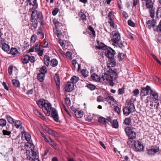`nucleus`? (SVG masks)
I'll return each mask as SVG.
<instances>
[{
    "instance_id": "41",
    "label": "nucleus",
    "mask_w": 161,
    "mask_h": 161,
    "mask_svg": "<svg viewBox=\"0 0 161 161\" xmlns=\"http://www.w3.org/2000/svg\"><path fill=\"white\" fill-rule=\"evenodd\" d=\"M58 61L56 59L53 58L51 60V66L52 67H55L56 66L58 65Z\"/></svg>"
},
{
    "instance_id": "21",
    "label": "nucleus",
    "mask_w": 161,
    "mask_h": 161,
    "mask_svg": "<svg viewBox=\"0 0 161 161\" xmlns=\"http://www.w3.org/2000/svg\"><path fill=\"white\" fill-rule=\"evenodd\" d=\"M116 64V62L114 58H110L108 62V65L109 67H114Z\"/></svg>"
},
{
    "instance_id": "58",
    "label": "nucleus",
    "mask_w": 161,
    "mask_h": 161,
    "mask_svg": "<svg viewBox=\"0 0 161 161\" xmlns=\"http://www.w3.org/2000/svg\"><path fill=\"white\" fill-rule=\"evenodd\" d=\"M13 69V66L12 65H10L8 68V72L9 75H11L12 73Z\"/></svg>"
},
{
    "instance_id": "35",
    "label": "nucleus",
    "mask_w": 161,
    "mask_h": 161,
    "mask_svg": "<svg viewBox=\"0 0 161 161\" xmlns=\"http://www.w3.org/2000/svg\"><path fill=\"white\" fill-rule=\"evenodd\" d=\"M34 112L38 117H40L42 119H44L45 117L44 115H43L38 110L35 109L34 110Z\"/></svg>"
},
{
    "instance_id": "49",
    "label": "nucleus",
    "mask_w": 161,
    "mask_h": 161,
    "mask_svg": "<svg viewBox=\"0 0 161 161\" xmlns=\"http://www.w3.org/2000/svg\"><path fill=\"white\" fill-rule=\"evenodd\" d=\"M97 101L98 102H104L105 101V98H104L102 96H99L97 97Z\"/></svg>"
},
{
    "instance_id": "51",
    "label": "nucleus",
    "mask_w": 161,
    "mask_h": 161,
    "mask_svg": "<svg viewBox=\"0 0 161 161\" xmlns=\"http://www.w3.org/2000/svg\"><path fill=\"white\" fill-rule=\"evenodd\" d=\"M26 1L29 3L30 5L34 6L36 3V0H26Z\"/></svg>"
},
{
    "instance_id": "10",
    "label": "nucleus",
    "mask_w": 161,
    "mask_h": 161,
    "mask_svg": "<svg viewBox=\"0 0 161 161\" xmlns=\"http://www.w3.org/2000/svg\"><path fill=\"white\" fill-rule=\"evenodd\" d=\"M43 107L41 108L42 109L47 116H49L50 114V103H47L45 101L44 104H43Z\"/></svg>"
},
{
    "instance_id": "8",
    "label": "nucleus",
    "mask_w": 161,
    "mask_h": 161,
    "mask_svg": "<svg viewBox=\"0 0 161 161\" xmlns=\"http://www.w3.org/2000/svg\"><path fill=\"white\" fill-rule=\"evenodd\" d=\"M22 134H24L25 139L27 141V142L25 144V145L29 147H32L34 148V145L31 143H30L29 142L30 141L31 139V136L28 132H26L24 130L23 132H21Z\"/></svg>"
},
{
    "instance_id": "55",
    "label": "nucleus",
    "mask_w": 161,
    "mask_h": 161,
    "mask_svg": "<svg viewBox=\"0 0 161 161\" xmlns=\"http://www.w3.org/2000/svg\"><path fill=\"white\" fill-rule=\"evenodd\" d=\"M114 107V110L118 114H119L121 112L120 108L118 106H115Z\"/></svg>"
},
{
    "instance_id": "7",
    "label": "nucleus",
    "mask_w": 161,
    "mask_h": 161,
    "mask_svg": "<svg viewBox=\"0 0 161 161\" xmlns=\"http://www.w3.org/2000/svg\"><path fill=\"white\" fill-rule=\"evenodd\" d=\"M152 91V89L149 86H147L146 87H142L140 92V95L141 97L149 95Z\"/></svg>"
},
{
    "instance_id": "17",
    "label": "nucleus",
    "mask_w": 161,
    "mask_h": 161,
    "mask_svg": "<svg viewBox=\"0 0 161 161\" xmlns=\"http://www.w3.org/2000/svg\"><path fill=\"white\" fill-rule=\"evenodd\" d=\"M54 81L56 85L57 90L59 91L60 89V80L58 75L56 73L54 77Z\"/></svg>"
},
{
    "instance_id": "50",
    "label": "nucleus",
    "mask_w": 161,
    "mask_h": 161,
    "mask_svg": "<svg viewBox=\"0 0 161 161\" xmlns=\"http://www.w3.org/2000/svg\"><path fill=\"white\" fill-rule=\"evenodd\" d=\"M88 29L92 32L93 37H95L96 36L95 32L92 27L91 25L89 26L88 27Z\"/></svg>"
},
{
    "instance_id": "44",
    "label": "nucleus",
    "mask_w": 161,
    "mask_h": 161,
    "mask_svg": "<svg viewBox=\"0 0 161 161\" xmlns=\"http://www.w3.org/2000/svg\"><path fill=\"white\" fill-rule=\"evenodd\" d=\"M7 121L6 120L3 119H0V127H3L6 125Z\"/></svg>"
},
{
    "instance_id": "9",
    "label": "nucleus",
    "mask_w": 161,
    "mask_h": 161,
    "mask_svg": "<svg viewBox=\"0 0 161 161\" xmlns=\"http://www.w3.org/2000/svg\"><path fill=\"white\" fill-rule=\"evenodd\" d=\"M112 36L111 41L114 43H117L120 42L121 39L120 35L119 33L115 31H113L112 33Z\"/></svg>"
},
{
    "instance_id": "12",
    "label": "nucleus",
    "mask_w": 161,
    "mask_h": 161,
    "mask_svg": "<svg viewBox=\"0 0 161 161\" xmlns=\"http://www.w3.org/2000/svg\"><path fill=\"white\" fill-rule=\"evenodd\" d=\"M156 23V21L154 19L149 20L146 23V26L149 29L153 27V30L154 31H157L158 29V26H155Z\"/></svg>"
},
{
    "instance_id": "16",
    "label": "nucleus",
    "mask_w": 161,
    "mask_h": 161,
    "mask_svg": "<svg viewBox=\"0 0 161 161\" xmlns=\"http://www.w3.org/2000/svg\"><path fill=\"white\" fill-rule=\"evenodd\" d=\"M14 125L16 128L17 129H20V131L21 132H23L24 128L23 127L22 123L21 121L19 120H17L14 121V123L13 124Z\"/></svg>"
},
{
    "instance_id": "37",
    "label": "nucleus",
    "mask_w": 161,
    "mask_h": 161,
    "mask_svg": "<svg viewBox=\"0 0 161 161\" xmlns=\"http://www.w3.org/2000/svg\"><path fill=\"white\" fill-rule=\"evenodd\" d=\"M53 22L55 26V28L54 29H58V27L59 26H61L62 25V24L61 23L58 22L57 19H54L53 20Z\"/></svg>"
},
{
    "instance_id": "53",
    "label": "nucleus",
    "mask_w": 161,
    "mask_h": 161,
    "mask_svg": "<svg viewBox=\"0 0 161 161\" xmlns=\"http://www.w3.org/2000/svg\"><path fill=\"white\" fill-rule=\"evenodd\" d=\"M86 86L92 91L95 90L96 88V86L94 85L91 84H87Z\"/></svg>"
},
{
    "instance_id": "14",
    "label": "nucleus",
    "mask_w": 161,
    "mask_h": 161,
    "mask_svg": "<svg viewBox=\"0 0 161 161\" xmlns=\"http://www.w3.org/2000/svg\"><path fill=\"white\" fill-rule=\"evenodd\" d=\"M74 84L70 82H68L65 85L64 89L67 92L72 91L74 88Z\"/></svg>"
},
{
    "instance_id": "15",
    "label": "nucleus",
    "mask_w": 161,
    "mask_h": 161,
    "mask_svg": "<svg viewBox=\"0 0 161 161\" xmlns=\"http://www.w3.org/2000/svg\"><path fill=\"white\" fill-rule=\"evenodd\" d=\"M134 147L137 151H142L143 150L144 146L139 141H135L134 142Z\"/></svg>"
},
{
    "instance_id": "28",
    "label": "nucleus",
    "mask_w": 161,
    "mask_h": 161,
    "mask_svg": "<svg viewBox=\"0 0 161 161\" xmlns=\"http://www.w3.org/2000/svg\"><path fill=\"white\" fill-rule=\"evenodd\" d=\"M44 62L45 65L47 66H48L50 63V57L47 55H45L43 58Z\"/></svg>"
},
{
    "instance_id": "13",
    "label": "nucleus",
    "mask_w": 161,
    "mask_h": 161,
    "mask_svg": "<svg viewBox=\"0 0 161 161\" xmlns=\"http://www.w3.org/2000/svg\"><path fill=\"white\" fill-rule=\"evenodd\" d=\"M106 50L105 55L109 59L114 58L115 51L110 47H108Z\"/></svg>"
},
{
    "instance_id": "31",
    "label": "nucleus",
    "mask_w": 161,
    "mask_h": 161,
    "mask_svg": "<svg viewBox=\"0 0 161 161\" xmlns=\"http://www.w3.org/2000/svg\"><path fill=\"white\" fill-rule=\"evenodd\" d=\"M1 47L2 50L5 52L9 51L10 50L9 46L6 43L3 44Z\"/></svg>"
},
{
    "instance_id": "33",
    "label": "nucleus",
    "mask_w": 161,
    "mask_h": 161,
    "mask_svg": "<svg viewBox=\"0 0 161 161\" xmlns=\"http://www.w3.org/2000/svg\"><path fill=\"white\" fill-rule=\"evenodd\" d=\"M54 33L58 38L60 37L62 35V33L61 31L59 29H54Z\"/></svg>"
},
{
    "instance_id": "40",
    "label": "nucleus",
    "mask_w": 161,
    "mask_h": 161,
    "mask_svg": "<svg viewBox=\"0 0 161 161\" xmlns=\"http://www.w3.org/2000/svg\"><path fill=\"white\" fill-rule=\"evenodd\" d=\"M113 128L117 129L119 127L118 122L116 119H114L113 120L111 123Z\"/></svg>"
},
{
    "instance_id": "54",
    "label": "nucleus",
    "mask_w": 161,
    "mask_h": 161,
    "mask_svg": "<svg viewBox=\"0 0 161 161\" xmlns=\"http://www.w3.org/2000/svg\"><path fill=\"white\" fill-rule=\"evenodd\" d=\"M37 38V36L35 34H34L32 35L31 38V42L32 43H34L35 42L36 39Z\"/></svg>"
},
{
    "instance_id": "39",
    "label": "nucleus",
    "mask_w": 161,
    "mask_h": 161,
    "mask_svg": "<svg viewBox=\"0 0 161 161\" xmlns=\"http://www.w3.org/2000/svg\"><path fill=\"white\" fill-rule=\"evenodd\" d=\"M79 78L78 77H77L76 76H73L71 78V83L73 84H75L77 83L78 81L79 80Z\"/></svg>"
},
{
    "instance_id": "26",
    "label": "nucleus",
    "mask_w": 161,
    "mask_h": 161,
    "mask_svg": "<svg viewBox=\"0 0 161 161\" xmlns=\"http://www.w3.org/2000/svg\"><path fill=\"white\" fill-rule=\"evenodd\" d=\"M98 121L99 123L103 124H108V120L107 119L103 117H100L98 119Z\"/></svg>"
},
{
    "instance_id": "4",
    "label": "nucleus",
    "mask_w": 161,
    "mask_h": 161,
    "mask_svg": "<svg viewBox=\"0 0 161 161\" xmlns=\"http://www.w3.org/2000/svg\"><path fill=\"white\" fill-rule=\"evenodd\" d=\"M145 5L147 9H149V13L150 16L152 18H154L155 13V8L154 7V3L152 0H146Z\"/></svg>"
},
{
    "instance_id": "30",
    "label": "nucleus",
    "mask_w": 161,
    "mask_h": 161,
    "mask_svg": "<svg viewBox=\"0 0 161 161\" xmlns=\"http://www.w3.org/2000/svg\"><path fill=\"white\" fill-rule=\"evenodd\" d=\"M12 83L13 85L16 88H19L20 87V83L17 80L13 79L12 80Z\"/></svg>"
},
{
    "instance_id": "62",
    "label": "nucleus",
    "mask_w": 161,
    "mask_h": 161,
    "mask_svg": "<svg viewBox=\"0 0 161 161\" xmlns=\"http://www.w3.org/2000/svg\"><path fill=\"white\" fill-rule=\"evenodd\" d=\"M132 92L133 93L134 96L135 97H137L139 93V91L138 89H136L133 91Z\"/></svg>"
},
{
    "instance_id": "43",
    "label": "nucleus",
    "mask_w": 161,
    "mask_h": 161,
    "mask_svg": "<svg viewBox=\"0 0 161 161\" xmlns=\"http://www.w3.org/2000/svg\"><path fill=\"white\" fill-rule=\"evenodd\" d=\"M42 46L40 45L39 42H37L34 48L36 51H39L41 49Z\"/></svg>"
},
{
    "instance_id": "5",
    "label": "nucleus",
    "mask_w": 161,
    "mask_h": 161,
    "mask_svg": "<svg viewBox=\"0 0 161 161\" xmlns=\"http://www.w3.org/2000/svg\"><path fill=\"white\" fill-rule=\"evenodd\" d=\"M135 108L133 103L130 101L128 103L127 106L124 107L123 111L124 114L126 116L129 115L134 111Z\"/></svg>"
},
{
    "instance_id": "36",
    "label": "nucleus",
    "mask_w": 161,
    "mask_h": 161,
    "mask_svg": "<svg viewBox=\"0 0 161 161\" xmlns=\"http://www.w3.org/2000/svg\"><path fill=\"white\" fill-rule=\"evenodd\" d=\"M41 135L44 138L45 141L50 144V138L49 136L46 135L42 132H41Z\"/></svg>"
},
{
    "instance_id": "63",
    "label": "nucleus",
    "mask_w": 161,
    "mask_h": 161,
    "mask_svg": "<svg viewBox=\"0 0 161 161\" xmlns=\"http://www.w3.org/2000/svg\"><path fill=\"white\" fill-rule=\"evenodd\" d=\"M51 135L55 137H58V134L56 131L51 130Z\"/></svg>"
},
{
    "instance_id": "59",
    "label": "nucleus",
    "mask_w": 161,
    "mask_h": 161,
    "mask_svg": "<svg viewBox=\"0 0 161 161\" xmlns=\"http://www.w3.org/2000/svg\"><path fill=\"white\" fill-rule=\"evenodd\" d=\"M81 14L80 15V18L83 21H86V16L84 13H81Z\"/></svg>"
},
{
    "instance_id": "38",
    "label": "nucleus",
    "mask_w": 161,
    "mask_h": 161,
    "mask_svg": "<svg viewBox=\"0 0 161 161\" xmlns=\"http://www.w3.org/2000/svg\"><path fill=\"white\" fill-rule=\"evenodd\" d=\"M75 115L77 118L82 117L83 115V112L82 111L77 110L75 114Z\"/></svg>"
},
{
    "instance_id": "60",
    "label": "nucleus",
    "mask_w": 161,
    "mask_h": 161,
    "mask_svg": "<svg viewBox=\"0 0 161 161\" xmlns=\"http://www.w3.org/2000/svg\"><path fill=\"white\" fill-rule=\"evenodd\" d=\"M59 11V9L58 8H56L54 9L52 11V14L55 16L57 14V13Z\"/></svg>"
},
{
    "instance_id": "57",
    "label": "nucleus",
    "mask_w": 161,
    "mask_h": 161,
    "mask_svg": "<svg viewBox=\"0 0 161 161\" xmlns=\"http://www.w3.org/2000/svg\"><path fill=\"white\" fill-rule=\"evenodd\" d=\"M81 72L82 74L85 77H86L88 75V72L86 70L83 69Z\"/></svg>"
},
{
    "instance_id": "25",
    "label": "nucleus",
    "mask_w": 161,
    "mask_h": 161,
    "mask_svg": "<svg viewBox=\"0 0 161 161\" xmlns=\"http://www.w3.org/2000/svg\"><path fill=\"white\" fill-rule=\"evenodd\" d=\"M45 75L44 73H39L37 76V79L40 82H42L44 80Z\"/></svg>"
},
{
    "instance_id": "52",
    "label": "nucleus",
    "mask_w": 161,
    "mask_h": 161,
    "mask_svg": "<svg viewBox=\"0 0 161 161\" xmlns=\"http://www.w3.org/2000/svg\"><path fill=\"white\" fill-rule=\"evenodd\" d=\"M156 15L158 18H161V7L158 8V10L157 11Z\"/></svg>"
},
{
    "instance_id": "29",
    "label": "nucleus",
    "mask_w": 161,
    "mask_h": 161,
    "mask_svg": "<svg viewBox=\"0 0 161 161\" xmlns=\"http://www.w3.org/2000/svg\"><path fill=\"white\" fill-rule=\"evenodd\" d=\"M18 53L19 52L16 48L12 47L10 49L9 53H8L14 56H16Z\"/></svg>"
},
{
    "instance_id": "19",
    "label": "nucleus",
    "mask_w": 161,
    "mask_h": 161,
    "mask_svg": "<svg viewBox=\"0 0 161 161\" xmlns=\"http://www.w3.org/2000/svg\"><path fill=\"white\" fill-rule=\"evenodd\" d=\"M97 42L98 44V46H97L96 47L99 49H103L104 50H106L107 48L106 45L102 42H100L99 40H97Z\"/></svg>"
},
{
    "instance_id": "1",
    "label": "nucleus",
    "mask_w": 161,
    "mask_h": 161,
    "mask_svg": "<svg viewBox=\"0 0 161 161\" xmlns=\"http://www.w3.org/2000/svg\"><path fill=\"white\" fill-rule=\"evenodd\" d=\"M118 75L115 71L109 68L106 72L102 74L101 78L95 73L92 74L91 77L93 80L96 81H103L106 83H109V85L112 86L114 85L113 81H117Z\"/></svg>"
},
{
    "instance_id": "61",
    "label": "nucleus",
    "mask_w": 161,
    "mask_h": 161,
    "mask_svg": "<svg viewBox=\"0 0 161 161\" xmlns=\"http://www.w3.org/2000/svg\"><path fill=\"white\" fill-rule=\"evenodd\" d=\"M120 160L121 161H128L129 158L128 156H121L120 158Z\"/></svg>"
},
{
    "instance_id": "18",
    "label": "nucleus",
    "mask_w": 161,
    "mask_h": 161,
    "mask_svg": "<svg viewBox=\"0 0 161 161\" xmlns=\"http://www.w3.org/2000/svg\"><path fill=\"white\" fill-rule=\"evenodd\" d=\"M159 150V147H156L155 148H153L147 150V153L150 155H154Z\"/></svg>"
},
{
    "instance_id": "45",
    "label": "nucleus",
    "mask_w": 161,
    "mask_h": 161,
    "mask_svg": "<svg viewBox=\"0 0 161 161\" xmlns=\"http://www.w3.org/2000/svg\"><path fill=\"white\" fill-rule=\"evenodd\" d=\"M147 107H149L150 109H153V107H155L154 105V103L152 101H147Z\"/></svg>"
},
{
    "instance_id": "23",
    "label": "nucleus",
    "mask_w": 161,
    "mask_h": 161,
    "mask_svg": "<svg viewBox=\"0 0 161 161\" xmlns=\"http://www.w3.org/2000/svg\"><path fill=\"white\" fill-rule=\"evenodd\" d=\"M150 94L153 97L154 101L158 100V93L155 91H153L152 90V91L150 92Z\"/></svg>"
},
{
    "instance_id": "3",
    "label": "nucleus",
    "mask_w": 161,
    "mask_h": 161,
    "mask_svg": "<svg viewBox=\"0 0 161 161\" xmlns=\"http://www.w3.org/2000/svg\"><path fill=\"white\" fill-rule=\"evenodd\" d=\"M124 130L126 134L128 137L129 140H133L136 138L137 130L136 128L133 127L127 126L125 128Z\"/></svg>"
},
{
    "instance_id": "42",
    "label": "nucleus",
    "mask_w": 161,
    "mask_h": 161,
    "mask_svg": "<svg viewBox=\"0 0 161 161\" xmlns=\"http://www.w3.org/2000/svg\"><path fill=\"white\" fill-rule=\"evenodd\" d=\"M124 123L126 125L129 126L131 123V119L130 118H127L125 119Z\"/></svg>"
},
{
    "instance_id": "48",
    "label": "nucleus",
    "mask_w": 161,
    "mask_h": 161,
    "mask_svg": "<svg viewBox=\"0 0 161 161\" xmlns=\"http://www.w3.org/2000/svg\"><path fill=\"white\" fill-rule=\"evenodd\" d=\"M125 42L123 41V42L120 41V42H119L118 43H116L117 44V45L121 49L123 48L124 47V44Z\"/></svg>"
},
{
    "instance_id": "32",
    "label": "nucleus",
    "mask_w": 161,
    "mask_h": 161,
    "mask_svg": "<svg viewBox=\"0 0 161 161\" xmlns=\"http://www.w3.org/2000/svg\"><path fill=\"white\" fill-rule=\"evenodd\" d=\"M45 101L43 99H40L36 102V103L39 107L41 108L43 107V104H44Z\"/></svg>"
},
{
    "instance_id": "46",
    "label": "nucleus",
    "mask_w": 161,
    "mask_h": 161,
    "mask_svg": "<svg viewBox=\"0 0 161 161\" xmlns=\"http://www.w3.org/2000/svg\"><path fill=\"white\" fill-rule=\"evenodd\" d=\"M40 73H44V75L47 72L46 67L45 66H42L39 70Z\"/></svg>"
},
{
    "instance_id": "64",
    "label": "nucleus",
    "mask_w": 161,
    "mask_h": 161,
    "mask_svg": "<svg viewBox=\"0 0 161 161\" xmlns=\"http://www.w3.org/2000/svg\"><path fill=\"white\" fill-rule=\"evenodd\" d=\"M65 102L68 106H70L71 105V102L69 97H67L65 99Z\"/></svg>"
},
{
    "instance_id": "20",
    "label": "nucleus",
    "mask_w": 161,
    "mask_h": 161,
    "mask_svg": "<svg viewBox=\"0 0 161 161\" xmlns=\"http://www.w3.org/2000/svg\"><path fill=\"white\" fill-rule=\"evenodd\" d=\"M2 134L4 136H10L11 134V130L9 126H6L5 129L2 130Z\"/></svg>"
},
{
    "instance_id": "22",
    "label": "nucleus",
    "mask_w": 161,
    "mask_h": 161,
    "mask_svg": "<svg viewBox=\"0 0 161 161\" xmlns=\"http://www.w3.org/2000/svg\"><path fill=\"white\" fill-rule=\"evenodd\" d=\"M72 64L74 67V69L75 70L79 71L80 68V66L79 64H78L76 60H73L72 61Z\"/></svg>"
},
{
    "instance_id": "27",
    "label": "nucleus",
    "mask_w": 161,
    "mask_h": 161,
    "mask_svg": "<svg viewBox=\"0 0 161 161\" xmlns=\"http://www.w3.org/2000/svg\"><path fill=\"white\" fill-rule=\"evenodd\" d=\"M105 101L108 102V104H111V101L114 102L115 100L114 97L112 96H108L105 98Z\"/></svg>"
},
{
    "instance_id": "6",
    "label": "nucleus",
    "mask_w": 161,
    "mask_h": 161,
    "mask_svg": "<svg viewBox=\"0 0 161 161\" xmlns=\"http://www.w3.org/2000/svg\"><path fill=\"white\" fill-rule=\"evenodd\" d=\"M21 61L23 64H27L29 61L31 63L34 64L35 61V57L32 56H30L28 54L24 55L21 58Z\"/></svg>"
},
{
    "instance_id": "11",
    "label": "nucleus",
    "mask_w": 161,
    "mask_h": 161,
    "mask_svg": "<svg viewBox=\"0 0 161 161\" xmlns=\"http://www.w3.org/2000/svg\"><path fill=\"white\" fill-rule=\"evenodd\" d=\"M51 117L56 122H59V117L57 110L54 108L51 107Z\"/></svg>"
},
{
    "instance_id": "47",
    "label": "nucleus",
    "mask_w": 161,
    "mask_h": 161,
    "mask_svg": "<svg viewBox=\"0 0 161 161\" xmlns=\"http://www.w3.org/2000/svg\"><path fill=\"white\" fill-rule=\"evenodd\" d=\"M118 57L119 60H123L126 57L125 55L122 53H119L118 55Z\"/></svg>"
},
{
    "instance_id": "56",
    "label": "nucleus",
    "mask_w": 161,
    "mask_h": 161,
    "mask_svg": "<svg viewBox=\"0 0 161 161\" xmlns=\"http://www.w3.org/2000/svg\"><path fill=\"white\" fill-rule=\"evenodd\" d=\"M108 23L109 24L110 26L113 28L115 27V24L113 19L109 20L108 21Z\"/></svg>"
},
{
    "instance_id": "2",
    "label": "nucleus",
    "mask_w": 161,
    "mask_h": 161,
    "mask_svg": "<svg viewBox=\"0 0 161 161\" xmlns=\"http://www.w3.org/2000/svg\"><path fill=\"white\" fill-rule=\"evenodd\" d=\"M32 19L30 23V29L32 30L36 29L37 26V19L42 18V14L41 12L37 10L32 11L31 14Z\"/></svg>"
},
{
    "instance_id": "24",
    "label": "nucleus",
    "mask_w": 161,
    "mask_h": 161,
    "mask_svg": "<svg viewBox=\"0 0 161 161\" xmlns=\"http://www.w3.org/2000/svg\"><path fill=\"white\" fill-rule=\"evenodd\" d=\"M37 34L38 35L39 37H40L41 39H42L44 37V33L41 28H39L38 29Z\"/></svg>"
},
{
    "instance_id": "34",
    "label": "nucleus",
    "mask_w": 161,
    "mask_h": 161,
    "mask_svg": "<svg viewBox=\"0 0 161 161\" xmlns=\"http://www.w3.org/2000/svg\"><path fill=\"white\" fill-rule=\"evenodd\" d=\"M6 118L7 119L8 123L11 124H13L15 121L14 119L9 115H6Z\"/></svg>"
}]
</instances>
